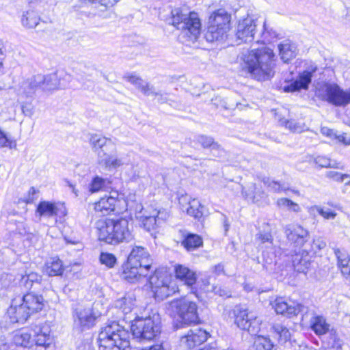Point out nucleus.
<instances>
[{"mask_svg":"<svg viewBox=\"0 0 350 350\" xmlns=\"http://www.w3.org/2000/svg\"><path fill=\"white\" fill-rule=\"evenodd\" d=\"M179 204L183 210L196 219H200L203 215V206L200 201L196 198H191L188 195H182L179 198Z\"/></svg>","mask_w":350,"mask_h":350,"instance_id":"nucleus-19","label":"nucleus"},{"mask_svg":"<svg viewBox=\"0 0 350 350\" xmlns=\"http://www.w3.org/2000/svg\"><path fill=\"white\" fill-rule=\"evenodd\" d=\"M326 245L321 239H314L312 242L308 241L304 249L299 251L293 259L295 269L298 272H305L308 269L312 256Z\"/></svg>","mask_w":350,"mask_h":350,"instance_id":"nucleus-7","label":"nucleus"},{"mask_svg":"<svg viewBox=\"0 0 350 350\" xmlns=\"http://www.w3.org/2000/svg\"><path fill=\"white\" fill-rule=\"evenodd\" d=\"M124 78L131 84L134 85L139 90H140L145 95L155 94L158 95L153 90V87L144 81L141 77L135 74H128Z\"/></svg>","mask_w":350,"mask_h":350,"instance_id":"nucleus-29","label":"nucleus"},{"mask_svg":"<svg viewBox=\"0 0 350 350\" xmlns=\"http://www.w3.org/2000/svg\"><path fill=\"white\" fill-rule=\"evenodd\" d=\"M176 277L187 286H192L196 282V275L194 271L182 265L175 267Z\"/></svg>","mask_w":350,"mask_h":350,"instance_id":"nucleus-30","label":"nucleus"},{"mask_svg":"<svg viewBox=\"0 0 350 350\" xmlns=\"http://www.w3.org/2000/svg\"><path fill=\"white\" fill-rule=\"evenodd\" d=\"M108 142L110 143V140L98 135H92L90 138V144L96 148H102L103 146H107Z\"/></svg>","mask_w":350,"mask_h":350,"instance_id":"nucleus-55","label":"nucleus"},{"mask_svg":"<svg viewBox=\"0 0 350 350\" xmlns=\"http://www.w3.org/2000/svg\"><path fill=\"white\" fill-rule=\"evenodd\" d=\"M96 227L99 240L108 244L127 243L134 238L132 224L125 217L99 219Z\"/></svg>","mask_w":350,"mask_h":350,"instance_id":"nucleus-2","label":"nucleus"},{"mask_svg":"<svg viewBox=\"0 0 350 350\" xmlns=\"http://www.w3.org/2000/svg\"><path fill=\"white\" fill-rule=\"evenodd\" d=\"M321 133L324 136H326V137L330 138L331 139H334L335 135H336L337 131H336L333 129H331L327 126H323L321 129Z\"/></svg>","mask_w":350,"mask_h":350,"instance_id":"nucleus-59","label":"nucleus"},{"mask_svg":"<svg viewBox=\"0 0 350 350\" xmlns=\"http://www.w3.org/2000/svg\"><path fill=\"white\" fill-rule=\"evenodd\" d=\"M33 332L36 337V344L46 346V349L55 347L53 338L50 335V329L46 325H36Z\"/></svg>","mask_w":350,"mask_h":350,"instance_id":"nucleus-23","label":"nucleus"},{"mask_svg":"<svg viewBox=\"0 0 350 350\" xmlns=\"http://www.w3.org/2000/svg\"><path fill=\"white\" fill-rule=\"evenodd\" d=\"M288 240L294 245L295 247H298L300 250L304 249L309 239L308 231L299 225H294L286 226L285 230Z\"/></svg>","mask_w":350,"mask_h":350,"instance_id":"nucleus-16","label":"nucleus"},{"mask_svg":"<svg viewBox=\"0 0 350 350\" xmlns=\"http://www.w3.org/2000/svg\"><path fill=\"white\" fill-rule=\"evenodd\" d=\"M134 337L140 340H151L161 332V318L154 314L146 318L135 319L131 327Z\"/></svg>","mask_w":350,"mask_h":350,"instance_id":"nucleus-6","label":"nucleus"},{"mask_svg":"<svg viewBox=\"0 0 350 350\" xmlns=\"http://www.w3.org/2000/svg\"><path fill=\"white\" fill-rule=\"evenodd\" d=\"M28 81L32 85L34 91L38 88L41 87L43 89V83L44 81V76L42 75H37L28 79Z\"/></svg>","mask_w":350,"mask_h":350,"instance_id":"nucleus-56","label":"nucleus"},{"mask_svg":"<svg viewBox=\"0 0 350 350\" xmlns=\"http://www.w3.org/2000/svg\"><path fill=\"white\" fill-rule=\"evenodd\" d=\"M310 326L314 333L319 336L323 335L329 331V325L321 315L314 316L310 320Z\"/></svg>","mask_w":350,"mask_h":350,"instance_id":"nucleus-36","label":"nucleus"},{"mask_svg":"<svg viewBox=\"0 0 350 350\" xmlns=\"http://www.w3.org/2000/svg\"><path fill=\"white\" fill-rule=\"evenodd\" d=\"M278 121L280 125L288 129L293 132L301 133L305 130V124L304 123L296 122L294 120H288L286 118H279Z\"/></svg>","mask_w":350,"mask_h":350,"instance_id":"nucleus-42","label":"nucleus"},{"mask_svg":"<svg viewBox=\"0 0 350 350\" xmlns=\"http://www.w3.org/2000/svg\"><path fill=\"white\" fill-rule=\"evenodd\" d=\"M322 99L336 106L350 103V90H344L336 83H325L319 90Z\"/></svg>","mask_w":350,"mask_h":350,"instance_id":"nucleus-9","label":"nucleus"},{"mask_svg":"<svg viewBox=\"0 0 350 350\" xmlns=\"http://www.w3.org/2000/svg\"><path fill=\"white\" fill-rule=\"evenodd\" d=\"M133 306V299L131 297H124L116 301V307L121 309L125 314L131 312Z\"/></svg>","mask_w":350,"mask_h":350,"instance_id":"nucleus-47","label":"nucleus"},{"mask_svg":"<svg viewBox=\"0 0 350 350\" xmlns=\"http://www.w3.org/2000/svg\"><path fill=\"white\" fill-rule=\"evenodd\" d=\"M167 310L171 314L176 315L185 324L197 323L199 321L197 304L189 297L170 301Z\"/></svg>","mask_w":350,"mask_h":350,"instance_id":"nucleus-5","label":"nucleus"},{"mask_svg":"<svg viewBox=\"0 0 350 350\" xmlns=\"http://www.w3.org/2000/svg\"><path fill=\"white\" fill-rule=\"evenodd\" d=\"M257 26L256 19L252 16L240 20L237 24L236 36L239 40L244 42L254 40Z\"/></svg>","mask_w":350,"mask_h":350,"instance_id":"nucleus-15","label":"nucleus"},{"mask_svg":"<svg viewBox=\"0 0 350 350\" xmlns=\"http://www.w3.org/2000/svg\"><path fill=\"white\" fill-rule=\"evenodd\" d=\"M325 176L330 179L340 183L344 182L348 179L347 184L350 183V176L346 174H341L336 171L330 170L326 172Z\"/></svg>","mask_w":350,"mask_h":350,"instance_id":"nucleus-53","label":"nucleus"},{"mask_svg":"<svg viewBox=\"0 0 350 350\" xmlns=\"http://www.w3.org/2000/svg\"><path fill=\"white\" fill-rule=\"evenodd\" d=\"M343 345V340L333 329L329 332L326 339L323 341V347L326 350H342Z\"/></svg>","mask_w":350,"mask_h":350,"instance_id":"nucleus-34","label":"nucleus"},{"mask_svg":"<svg viewBox=\"0 0 350 350\" xmlns=\"http://www.w3.org/2000/svg\"><path fill=\"white\" fill-rule=\"evenodd\" d=\"M229 29H224L215 25H208L205 33V38L208 42L221 41L227 37Z\"/></svg>","mask_w":350,"mask_h":350,"instance_id":"nucleus-33","label":"nucleus"},{"mask_svg":"<svg viewBox=\"0 0 350 350\" xmlns=\"http://www.w3.org/2000/svg\"><path fill=\"white\" fill-rule=\"evenodd\" d=\"M98 163L107 170L117 169L127 163L123 158L116 154H107L103 150L98 153Z\"/></svg>","mask_w":350,"mask_h":350,"instance_id":"nucleus-25","label":"nucleus"},{"mask_svg":"<svg viewBox=\"0 0 350 350\" xmlns=\"http://www.w3.org/2000/svg\"><path fill=\"white\" fill-rule=\"evenodd\" d=\"M21 299L31 314L41 311L44 306L43 297L33 292L27 293L21 297Z\"/></svg>","mask_w":350,"mask_h":350,"instance_id":"nucleus-22","label":"nucleus"},{"mask_svg":"<svg viewBox=\"0 0 350 350\" xmlns=\"http://www.w3.org/2000/svg\"><path fill=\"white\" fill-rule=\"evenodd\" d=\"M231 16L224 9H218L213 12L208 18V25H215L224 29H230Z\"/></svg>","mask_w":350,"mask_h":350,"instance_id":"nucleus-26","label":"nucleus"},{"mask_svg":"<svg viewBox=\"0 0 350 350\" xmlns=\"http://www.w3.org/2000/svg\"><path fill=\"white\" fill-rule=\"evenodd\" d=\"M148 270L139 269V266L130 265L129 261L124 267L122 278L129 282L137 281L142 275L146 276Z\"/></svg>","mask_w":350,"mask_h":350,"instance_id":"nucleus-31","label":"nucleus"},{"mask_svg":"<svg viewBox=\"0 0 350 350\" xmlns=\"http://www.w3.org/2000/svg\"><path fill=\"white\" fill-rule=\"evenodd\" d=\"M273 345L270 339L266 337L258 336L254 342L255 350H271Z\"/></svg>","mask_w":350,"mask_h":350,"instance_id":"nucleus-48","label":"nucleus"},{"mask_svg":"<svg viewBox=\"0 0 350 350\" xmlns=\"http://www.w3.org/2000/svg\"><path fill=\"white\" fill-rule=\"evenodd\" d=\"M15 146V141L0 129V148H12Z\"/></svg>","mask_w":350,"mask_h":350,"instance_id":"nucleus-54","label":"nucleus"},{"mask_svg":"<svg viewBox=\"0 0 350 350\" xmlns=\"http://www.w3.org/2000/svg\"><path fill=\"white\" fill-rule=\"evenodd\" d=\"M196 141L204 148H210L211 151H217V155H219L222 152L221 146L215 142L211 137L206 135H198L196 137Z\"/></svg>","mask_w":350,"mask_h":350,"instance_id":"nucleus-38","label":"nucleus"},{"mask_svg":"<svg viewBox=\"0 0 350 350\" xmlns=\"http://www.w3.org/2000/svg\"><path fill=\"white\" fill-rule=\"evenodd\" d=\"M31 313L22 301L21 297L12 299V304L7 310V316L10 319V323H23L28 319Z\"/></svg>","mask_w":350,"mask_h":350,"instance_id":"nucleus-13","label":"nucleus"},{"mask_svg":"<svg viewBox=\"0 0 350 350\" xmlns=\"http://www.w3.org/2000/svg\"><path fill=\"white\" fill-rule=\"evenodd\" d=\"M100 314L92 308H77L73 313L74 327L80 331L94 327Z\"/></svg>","mask_w":350,"mask_h":350,"instance_id":"nucleus-10","label":"nucleus"},{"mask_svg":"<svg viewBox=\"0 0 350 350\" xmlns=\"http://www.w3.org/2000/svg\"><path fill=\"white\" fill-rule=\"evenodd\" d=\"M35 92L32 85L28 81V79L22 81L18 89V101L24 96L25 97L31 96Z\"/></svg>","mask_w":350,"mask_h":350,"instance_id":"nucleus-49","label":"nucleus"},{"mask_svg":"<svg viewBox=\"0 0 350 350\" xmlns=\"http://www.w3.org/2000/svg\"><path fill=\"white\" fill-rule=\"evenodd\" d=\"M171 14L172 25L190 40H196L201 32V21L198 13L178 8L173 9Z\"/></svg>","mask_w":350,"mask_h":350,"instance_id":"nucleus-4","label":"nucleus"},{"mask_svg":"<svg viewBox=\"0 0 350 350\" xmlns=\"http://www.w3.org/2000/svg\"><path fill=\"white\" fill-rule=\"evenodd\" d=\"M222 221H223L225 234H226L229 230L230 224H229V222L228 221V218L226 217V215H222Z\"/></svg>","mask_w":350,"mask_h":350,"instance_id":"nucleus-63","label":"nucleus"},{"mask_svg":"<svg viewBox=\"0 0 350 350\" xmlns=\"http://www.w3.org/2000/svg\"><path fill=\"white\" fill-rule=\"evenodd\" d=\"M242 59V70L251 77L258 81H267L274 76L276 59L271 49L262 46L252 49L244 54Z\"/></svg>","mask_w":350,"mask_h":350,"instance_id":"nucleus-1","label":"nucleus"},{"mask_svg":"<svg viewBox=\"0 0 350 350\" xmlns=\"http://www.w3.org/2000/svg\"><path fill=\"white\" fill-rule=\"evenodd\" d=\"M142 350H167L165 345L163 343L157 344L152 345L149 349H142Z\"/></svg>","mask_w":350,"mask_h":350,"instance_id":"nucleus-62","label":"nucleus"},{"mask_svg":"<svg viewBox=\"0 0 350 350\" xmlns=\"http://www.w3.org/2000/svg\"><path fill=\"white\" fill-rule=\"evenodd\" d=\"M213 272L216 275H219L224 272V265L221 264H218L215 265L213 267Z\"/></svg>","mask_w":350,"mask_h":350,"instance_id":"nucleus-61","label":"nucleus"},{"mask_svg":"<svg viewBox=\"0 0 350 350\" xmlns=\"http://www.w3.org/2000/svg\"><path fill=\"white\" fill-rule=\"evenodd\" d=\"M277 314L287 317L297 315L303 310L304 306L292 300H286L283 297H277L272 304Z\"/></svg>","mask_w":350,"mask_h":350,"instance_id":"nucleus-14","label":"nucleus"},{"mask_svg":"<svg viewBox=\"0 0 350 350\" xmlns=\"http://www.w3.org/2000/svg\"><path fill=\"white\" fill-rule=\"evenodd\" d=\"M256 240L260 244H272V236L270 232H258L256 236Z\"/></svg>","mask_w":350,"mask_h":350,"instance_id":"nucleus-57","label":"nucleus"},{"mask_svg":"<svg viewBox=\"0 0 350 350\" xmlns=\"http://www.w3.org/2000/svg\"><path fill=\"white\" fill-rule=\"evenodd\" d=\"M21 108L23 113L26 116H31L33 114V110L31 107L27 106L24 103H22L21 105Z\"/></svg>","mask_w":350,"mask_h":350,"instance_id":"nucleus-60","label":"nucleus"},{"mask_svg":"<svg viewBox=\"0 0 350 350\" xmlns=\"http://www.w3.org/2000/svg\"><path fill=\"white\" fill-rule=\"evenodd\" d=\"M312 210H315L318 213L322 216L325 219H334L337 213L329 208H325L319 206H314L311 207Z\"/></svg>","mask_w":350,"mask_h":350,"instance_id":"nucleus-52","label":"nucleus"},{"mask_svg":"<svg viewBox=\"0 0 350 350\" xmlns=\"http://www.w3.org/2000/svg\"><path fill=\"white\" fill-rule=\"evenodd\" d=\"M263 183L265 185L270 189V191L275 193H280L289 190V188L286 187L284 183H280L279 182L270 180L269 178L264 179Z\"/></svg>","mask_w":350,"mask_h":350,"instance_id":"nucleus-50","label":"nucleus"},{"mask_svg":"<svg viewBox=\"0 0 350 350\" xmlns=\"http://www.w3.org/2000/svg\"><path fill=\"white\" fill-rule=\"evenodd\" d=\"M37 212L40 216L51 217L57 216L62 217L66 215L67 210L63 203H52L47 201H42L39 203L37 207Z\"/></svg>","mask_w":350,"mask_h":350,"instance_id":"nucleus-18","label":"nucleus"},{"mask_svg":"<svg viewBox=\"0 0 350 350\" xmlns=\"http://www.w3.org/2000/svg\"><path fill=\"white\" fill-rule=\"evenodd\" d=\"M202 243V239L199 236L193 234H188L182 243L188 250H193L200 246Z\"/></svg>","mask_w":350,"mask_h":350,"instance_id":"nucleus-45","label":"nucleus"},{"mask_svg":"<svg viewBox=\"0 0 350 350\" xmlns=\"http://www.w3.org/2000/svg\"><path fill=\"white\" fill-rule=\"evenodd\" d=\"M62 87L63 85L61 84L57 73H51L44 76V81L43 83V90L44 91L54 90Z\"/></svg>","mask_w":350,"mask_h":350,"instance_id":"nucleus-39","label":"nucleus"},{"mask_svg":"<svg viewBox=\"0 0 350 350\" xmlns=\"http://www.w3.org/2000/svg\"><path fill=\"white\" fill-rule=\"evenodd\" d=\"M336 142L342 144L345 146L350 145V133H338L335 135L334 139Z\"/></svg>","mask_w":350,"mask_h":350,"instance_id":"nucleus-58","label":"nucleus"},{"mask_svg":"<svg viewBox=\"0 0 350 350\" xmlns=\"http://www.w3.org/2000/svg\"><path fill=\"white\" fill-rule=\"evenodd\" d=\"M40 16L34 10L24 12L21 16V23L26 28H35L39 23Z\"/></svg>","mask_w":350,"mask_h":350,"instance_id":"nucleus-37","label":"nucleus"},{"mask_svg":"<svg viewBox=\"0 0 350 350\" xmlns=\"http://www.w3.org/2000/svg\"><path fill=\"white\" fill-rule=\"evenodd\" d=\"M111 183L108 178H103L100 176H95L89 185V191L91 193L98 192L105 189Z\"/></svg>","mask_w":350,"mask_h":350,"instance_id":"nucleus-41","label":"nucleus"},{"mask_svg":"<svg viewBox=\"0 0 350 350\" xmlns=\"http://www.w3.org/2000/svg\"><path fill=\"white\" fill-rule=\"evenodd\" d=\"M276 205L280 208L286 209L287 211L299 213L301 211L300 206L286 198H278L276 201Z\"/></svg>","mask_w":350,"mask_h":350,"instance_id":"nucleus-43","label":"nucleus"},{"mask_svg":"<svg viewBox=\"0 0 350 350\" xmlns=\"http://www.w3.org/2000/svg\"><path fill=\"white\" fill-rule=\"evenodd\" d=\"M208 337V333L200 328L189 330L183 336L180 341V346L184 350H192L195 347L204 342Z\"/></svg>","mask_w":350,"mask_h":350,"instance_id":"nucleus-12","label":"nucleus"},{"mask_svg":"<svg viewBox=\"0 0 350 350\" xmlns=\"http://www.w3.org/2000/svg\"><path fill=\"white\" fill-rule=\"evenodd\" d=\"M316 164L321 167H332L336 169H343V165L336 161H332L325 156H318L315 158Z\"/></svg>","mask_w":350,"mask_h":350,"instance_id":"nucleus-44","label":"nucleus"},{"mask_svg":"<svg viewBox=\"0 0 350 350\" xmlns=\"http://www.w3.org/2000/svg\"><path fill=\"white\" fill-rule=\"evenodd\" d=\"M313 71L306 70L301 73L297 79L284 87V92H296L301 89L307 90L310 83Z\"/></svg>","mask_w":350,"mask_h":350,"instance_id":"nucleus-24","label":"nucleus"},{"mask_svg":"<svg viewBox=\"0 0 350 350\" xmlns=\"http://www.w3.org/2000/svg\"><path fill=\"white\" fill-rule=\"evenodd\" d=\"M278 48L280 59L284 63H288L297 56V46L289 40H285L280 43Z\"/></svg>","mask_w":350,"mask_h":350,"instance_id":"nucleus-27","label":"nucleus"},{"mask_svg":"<svg viewBox=\"0 0 350 350\" xmlns=\"http://www.w3.org/2000/svg\"><path fill=\"white\" fill-rule=\"evenodd\" d=\"M116 202V198L105 196L94 203V208L100 215H107L114 211Z\"/></svg>","mask_w":350,"mask_h":350,"instance_id":"nucleus-28","label":"nucleus"},{"mask_svg":"<svg viewBox=\"0 0 350 350\" xmlns=\"http://www.w3.org/2000/svg\"><path fill=\"white\" fill-rule=\"evenodd\" d=\"M272 329L275 334L278 336V339L280 342L284 343L290 339L291 333L283 325L275 323L273 325Z\"/></svg>","mask_w":350,"mask_h":350,"instance_id":"nucleus-46","label":"nucleus"},{"mask_svg":"<svg viewBox=\"0 0 350 350\" xmlns=\"http://www.w3.org/2000/svg\"><path fill=\"white\" fill-rule=\"evenodd\" d=\"M130 334L116 322L103 327L98 334L100 350H132Z\"/></svg>","mask_w":350,"mask_h":350,"instance_id":"nucleus-3","label":"nucleus"},{"mask_svg":"<svg viewBox=\"0 0 350 350\" xmlns=\"http://www.w3.org/2000/svg\"><path fill=\"white\" fill-rule=\"evenodd\" d=\"M129 265L139 266V269L149 270L152 265V259L146 248L141 246L133 247L128 256Z\"/></svg>","mask_w":350,"mask_h":350,"instance_id":"nucleus-17","label":"nucleus"},{"mask_svg":"<svg viewBox=\"0 0 350 350\" xmlns=\"http://www.w3.org/2000/svg\"><path fill=\"white\" fill-rule=\"evenodd\" d=\"M63 271V264L59 258H51L45 263L44 272L49 276L61 275Z\"/></svg>","mask_w":350,"mask_h":350,"instance_id":"nucleus-35","label":"nucleus"},{"mask_svg":"<svg viewBox=\"0 0 350 350\" xmlns=\"http://www.w3.org/2000/svg\"><path fill=\"white\" fill-rule=\"evenodd\" d=\"M42 276L36 272L25 273L20 275L18 279L19 285L27 290H31L36 286H40L42 282Z\"/></svg>","mask_w":350,"mask_h":350,"instance_id":"nucleus-32","label":"nucleus"},{"mask_svg":"<svg viewBox=\"0 0 350 350\" xmlns=\"http://www.w3.org/2000/svg\"><path fill=\"white\" fill-rule=\"evenodd\" d=\"M235 323L252 334H256L260 329V321L256 314L247 309L239 308L235 311Z\"/></svg>","mask_w":350,"mask_h":350,"instance_id":"nucleus-11","label":"nucleus"},{"mask_svg":"<svg viewBox=\"0 0 350 350\" xmlns=\"http://www.w3.org/2000/svg\"><path fill=\"white\" fill-rule=\"evenodd\" d=\"M167 216V213L164 211L154 210L152 214L140 217L141 224L144 229L150 232L159 227Z\"/></svg>","mask_w":350,"mask_h":350,"instance_id":"nucleus-20","label":"nucleus"},{"mask_svg":"<svg viewBox=\"0 0 350 350\" xmlns=\"http://www.w3.org/2000/svg\"><path fill=\"white\" fill-rule=\"evenodd\" d=\"M149 282L155 298L159 300L164 299L177 291L175 284L166 274L156 271L149 278Z\"/></svg>","mask_w":350,"mask_h":350,"instance_id":"nucleus-8","label":"nucleus"},{"mask_svg":"<svg viewBox=\"0 0 350 350\" xmlns=\"http://www.w3.org/2000/svg\"><path fill=\"white\" fill-rule=\"evenodd\" d=\"M34 350H55V347H51V349H48L45 345H40L36 344Z\"/></svg>","mask_w":350,"mask_h":350,"instance_id":"nucleus-64","label":"nucleus"},{"mask_svg":"<svg viewBox=\"0 0 350 350\" xmlns=\"http://www.w3.org/2000/svg\"><path fill=\"white\" fill-rule=\"evenodd\" d=\"M101 264L105 265L108 268H112L116 263V256L111 253L102 252L99 258Z\"/></svg>","mask_w":350,"mask_h":350,"instance_id":"nucleus-51","label":"nucleus"},{"mask_svg":"<svg viewBox=\"0 0 350 350\" xmlns=\"http://www.w3.org/2000/svg\"><path fill=\"white\" fill-rule=\"evenodd\" d=\"M13 342L17 346L27 347L31 342V334L27 329H20L14 332Z\"/></svg>","mask_w":350,"mask_h":350,"instance_id":"nucleus-40","label":"nucleus"},{"mask_svg":"<svg viewBox=\"0 0 350 350\" xmlns=\"http://www.w3.org/2000/svg\"><path fill=\"white\" fill-rule=\"evenodd\" d=\"M334 253L337 259V267L342 276L350 278V254L344 248L334 247Z\"/></svg>","mask_w":350,"mask_h":350,"instance_id":"nucleus-21","label":"nucleus"}]
</instances>
